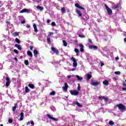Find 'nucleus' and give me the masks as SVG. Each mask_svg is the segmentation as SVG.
<instances>
[{
    "instance_id": "1",
    "label": "nucleus",
    "mask_w": 126,
    "mask_h": 126,
    "mask_svg": "<svg viewBox=\"0 0 126 126\" xmlns=\"http://www.w3.org/2000/svg\"><path fill=\"white\" fill-rule=\"evenodd\" d=\"M116 107H118L119 110H120L121 112H124V111L126 109V106L122 103L117 104Z\"/></svg>"
},
{
    "instance_id": "2",
    "label": "nucleus",
    "mask_w": 126,
    "mask_h": 126,
    "mask_svg": "<svg viewBox=\"0 0 126 126\" xmlns=\"http://www.w3.org/2000/svg\"><path fill=\"white\" fill-rule=\"evenodd\" d=\"M104 5L107 11V14H108V15H111V14H113V11L112 10V9L110 8L107 4H105Z\"/></svg>"
},
{
    "instance_id": "3",
    "label": "nucleus",
    "mask_w": 126,
    "mask_h": 126,
    "mask_svg": "<svg viewBox=\"0 0 126 126\" xmlns=\"http://www.w3.org/2000/svg\"><path fill=\"white\" fill-rule=\"evenodd\" d=\"M91 85H93V86H98V85H99V82L94 80H91Z\"/></svg>"
},
{
    "instance_id": "4",
    "label": "nucleus",
    "mask_w": 126,
    "mask_h": 126,
    "mask_svg": "<svg viewBox=\"0 0 126 126\" xmlns=\"http://www.w3.org/2000/svg\"><path fill=\"white\" fill-rule=\"evenodd\" d=\"M69 92L70 94H71L72 95H73L74 96H77L78 94H79V93L77 90H74V91L70 90L69 91Z\"/></svg>"
},
{
    "instance_id": "5",
    "label": "nucleus",
    "mask_w": 126,
    "mask_h": 126,
    "mask_svg": "<svg viewBox=\"0 0 126 126\" xmlns=\"http://www.w3.org/2000/svg\"><path fill=\"white\" fill-rule=\"evenodd\" d=\"M71 61L73 62V65L74 67H76L77 66V62L76 61V59L74 58V57H72L71 58Z\"/></svg>"
},
{
    "instance_id": "6",
    "label": "nucleus",
    "mask_w": 126,
    "mask_h": 126,
    "mask_svg": "<svg viewBox=\"0 0 126 126\" xmlns=\"http://www.w3.org/2000/svg\"><path fill=\"white\" fill-rule=\"evenodd\" d=\"M47 117L50 119V120H53V121H54V122H58L59 120L55 117H52L50 114H46Z\"/></svg>"
},
{
    "instance_id": "7",
    "label": "nucleus",
    "mask_w": 126,
    "mask_h": 126,
    "mask_svg": "<svg viewBox=\"0 0 126 126\" xmlns=\"http://www.w3.org/2000/svg\"><path fill=\"white\" fill-rule=\"evenodd\" d=\"M6 87H8V86H9V85L11 83L10 78H9V77H6Z\"/></svg>"
},
{
    "instance_id": "8",
    "label": "nucleus",
    "mask_w": 126,
    "mask_h": 126,
    "mask_svg": "<svg viewBox=\"0 0 126 126\" xmlns=\"http://www.w3.org/2000/svg\"><path fill=\"white\" fill-rule=\"evenodd\" d=\"M51 50L54 52L56 55H59V50L54 47H51Z\"/></svg>"
},
{
    "instance_id": "9",
    "label": "nucleus",
    "mask_w": 126,
    "mask_h": 126,
    "mask_svg": "<svg viewBox=\"0 0 126 126\" xmlns=\"http://www.w3.org/2000/svg\"><path fill=\"white\" fill-rule=\"evenodd\" d=\"M121 7V3H118L117 4L114 5L112 7L113 9H117V8H120Z\"/></svg>"
},
{
    "instance_id": "10",
    "label": "nucleus",
    "mask_w": 126,
    "mask_h": 126,
    "mask_svg": "<svg viewBox=\"0 0 126 126\" xmlns=\"http://www.w3.org/2000/svg\"><path fill=\"white\" fill-rule=\"evenodd\" d=\"M24 12H26L27 13H30V10H29V9L25 8L21 11V13H24Z\"/></svg>"
},
{
    "instance_id": "11",
    "label": "nucleus",
    "mask_w": 126,
    "mask_h": 126,
    "mask_svg": "<svg viewBox=\"0 0 126 126\" xmlns=\"http://www.w3.org/2000/svg\"><path fill=\"white\" fill-rule=\"evenodd\" d=\"M75 6L76 7H78V8H80V9H82L83 10H84L85 9L84 8H83V7L79 5V4H78V3H75Z\"/></svg>"
},
{
    "instance_id": "12",
    "label": "nucleus",
    "mask_w": 126,
    "mask_h": 126,
    "mask_svg": "<svg viewBox=\"0 0 126 126\" xmlns=\"http://www.w3.org/2000/svg\"><path fill=\"white\" fill-rule=\"evenodd\" d=\"M63 88L64 91H67V89L68 88V85H67V83H65L64 86L63 87Z\"/></svg>"
},
{
    "instance_id": "13",
    "label": "nucleus",
    "mask_w": 126,
    "mask_h": 126,
    "mask_svg": "<svg viewBox=\"0 0 126 126\" xmlns=\"http://www.w3.org/2000/svg\"><path fill=\"white\" fill-rule=\"evenodd\" d=\"M77 46H79V47H80L81 48L80 49V52H81L82 53H83V52H84V46H83V45L78 44Z\"/></svg>"
},
{
    "instance_id": "14",
    "label": "nucleus",
    "mask_w": 126,
    "mask_h": 126,
    "mask_svg": "<svg viewBox=\"0 0 126 126\" xmlns=\"http://www.w3.org/2000/svg\"><path fill=\"white\" fill-rule=\"evenodd\" d=\"M98 98L100 99V100H102V99H103L105 102L106 101H108L109 100V98H108L107 97H105L103 96H100L98 97Z\"/></svg>"
},
{
    "instance_id": "15",
    "label": "nucleus",
    "mask_w": 126,
    "mask_h": 126,
    "mask_svg": "<svg viewBox=\"0 0 126 126\" xmlns=\"http://www.w3.org/2000/svg\"><path fill=\"white\" fill-rule=\"evenodd\" d=\"M89 48L90 49H94V50L98 49V47H97V46H95V45H91V46H89Z\"/></svg>"
},
{
    "instance_id": "16",
    "label": "nucleus",
    "mask_w": 126,
    "mask_h": 126,
    "mask_svg": "<svg viewBox=\"0 0 126 126\" xmlns=\"http://www.w3.org/2000/svg\"><path fill=\"white\" fill-rule=\"evenodd\" d=\"M15 47H16V48H17V49H18V50H20V51H21V50H22V47H21V45L19 44H16L15 45Z\"/></svg>"
},
{
    "instance_id": "17",
    "label": "nucleus",
    "mask_w": 126,
    "mask_h": 126,
    "mask_svg": "<svg viewBox=\"0 0 126 126\" xmlns=\"http://www.w3.org/2000/svg\"><path fill=\"white\" fill-rule=\"evenodd\" d=\"M33 55L35 58H37L38 57V50H33Z\"/></svg>"
},
{
    "instance_id": "18",
    "label": "nucleus",
    "mask_w": 126,
    "mask_h": 126,
    "mask_svg": "<svg viewBox=\"0 0 126 126\" xmlns=\"http://www.w3.org/2000/svg\"><path fill=\"white\" fill-rule=\"evenodd\" d=\"M27 55L29 57H31V58H33V54H32V52L30 51H27Z\"/></svg>"
},
{
    "instance_id": "19",
    "label": "nucleus",
    "mask_w": 126,
    "mask_h": 126,
    "mask_svg": "<svg viewBox=\"0 0 126 126\" xmlns=\"http://www.w3.org/2000/svg\"><path fill=\"white\" fill-rule=\"evenodd\" d=\"M21 117L20 118V121H23V119H24V113L23 112H21L20 113Z\"/></svg>"
},
{
    "instance_id": "20",
    "label": "nucleus",
    "mask_w": 126,
    "mask_h": 126,
    "mask_svg": "<svg viewBox=\"0 0 126 126\" xmlns=\"http://www.w3.org/2000/svg\"><path fill=\"white\" fill-rule=\"evenodd\" d=\"M76 12L78 14L79 16L81 17L82 16V14L81 13V12L80 11L78 10V9H76Z\"/></svg>"
},
{
    "instance_id": "21",
    "label": "nucleus",
    "mask_w": 126,
    "mask_h": 126,
    "mask_svg": "<svg viewBox=\"0 0 126 126\" xmlns=\"http://www.w3.org/2000/svg\"><path fill=\"white\" fill-rule=\"evenodd\" d=\"M25 92L26 93H29V92H30V89H29L28 87H25Z\"/></svg>"
},
{
    "instance_id": "22",
    "label": "nucleus",
    "mask_w": 126,
    "mask_h": 126,
    "mask_svg": "<svg viewBox=\"0 0 126 126\" xmlns=\"http://www.w3.org/2000/svg\"><path fill=\"white\" fill-rule=\"evenodd\" d=\"M29 87L31 88V89H35V86L32 84H29Z\"/></svg>"
},
{
    "instance_id": "23",
    "label": "nucleus",
    "mask_w": 126,
    "mask_h": 126,
    "mask_svg": "<svg viewBox=\"0 0 126 126\" xmlns=\"http://www.w3.org/2000/svg\"><path fill=\"white\" fill-rule=\"evenodd\" d=\"M33 27L34 28V32L37 33V32H38V29H37V26H36V24H33Z\"/></svg>"
},
{
    "instance_id": "24",
    "label": "nucleus",
    "mask_w": 126,
    "mask_h": 126,
    "mask_svg": "<svg viewBox=\"0 0 126 126\" xmlns=\"http://www.w3.org/2000/svg\"><path fill=\"white\" fill-rule=\"evenodd\" d=\"M103 84L106 86H108V85H109V81L107 80H105L103 82Z\"/></svg>"
},
{
    "instance_id": "25",
    "label": "nucleus",
    "mask_w": 126,
    "mask_h": 126,
    "mask_svg": "<svg viewBox=\"0 0 126 126\" xmlns=\"http://www.w3.org/2000/svg\"><path fill=\"white\" fill-rule=\"evenodd\" d=\"M75 104L80 108H82V106H83L82 104H80V103H79L78 101H75Z\"/></svg>"
},
{
    "instance_id": "26",
    "label": "nucleus",
    "mask_w": 126,
    "mask_h": 126,
    "mask_svg": "<svg viewBox=\"0 0 126 126\" xmlns=\"http://www.w3.org/2000/svg\"><path fill=\"white\" fill-rule=\"evenodd\" d=\"M36 8H37V9H40L41 11L44 10V7L40 6V5H38Z\"/></svg>"
},
{
    "instance_id": "27",
    "label": "nucleus",
    "mask_w": 126,
    "mask_h": 126,
    "mask_svg": "<svg viewBox=\"0 0 126 126\" xmlns=\"http://www.w3.org/2000/svg\"><path fill=\"white\" fill-rule=\"evenodd\" d=\"M16 108H17V103H15L14 106L12 108V111L15 112V110H16Z\"/></svg>"
},
{
    "instance_id": "28",
    "label": "nucleus",
    "mask_w": 126,
    "mask_h": 126,
    "mask_svg": "<svg viewBox=\"0 0 126 126\" xmlns=\"http://www.w3.org/2000/svg\"><path fill=\"white\" fill-rule=\"evenodd\" d=\"M87 77L88 80H90V79H91V77H92V75L88 74H87Z\"/></svg>"
},
{
    "instance_id": "29",
    "label": "nucleus",
    "mask_w": 126,
    "mask_h": 126,
    "mask_svg": "<svg viewBox=\"0 0 126 126\" xmlns=\"http://www.w3.org/2000/svg\"><path fill=\"white\" fill-rule=\"evenodd\" d=\"M15 42L16 43H17V44H20V43H21V41L18 39V38H15Z\"/></svg>"
},
{
    "instance_id": "30",
    "label": "nucleus",
    "mask_w": 126,
    "mask_h": 126,
    "mask_svg": "<svg viewBox=\"0 0 126 126\" xmlns=\"http://www.w3.org/2000/svg\"><path fill=\"white\" fill-rule=\"evenodd\" d=\"M63 46H64V47H67V43L66 42V40H63Z\"/></svg>"
},
{
    "instance_id": "31",
    "label": "nucleus",
    "mask_w": 126,
    "mask_h": 126,
    "mask_svg": "<svg viewBox=\"0 0 126 126\" xmlns=\"http://www.w3.org/2000/svg\"><path fill=\"white\" fill-rule=\"evenodd\" d=\"M19 32H15L13 33V36H14V37H16L17 36H18V34H19Z\"/></svg>"
},
{
    "instance_id": "32",
    "label": "nucleus",
    "mask_w": 126,
    "mask_h": 126,
    "mask_svg": "<svg viewBox=\"0 0 126 126\" xmlns=\"http://www.w3.org/2000/svg\"><path fill=\"white\" fill-rule=\"evenodd\" d=\"M24 63L26 65H29V61L28 60H25Z\"/></svg>"
},
{
    "instance_id": "33",
    "label": "nucleus",
    "mask_w": 126,
    "mask_h": 126,
    "mask_svg": "<svg viewBox=\"0 0 126 126\" xmlns=\"http://www.w3.org/2000/svg\"><path fill=\"white\" fill-rule=\"evenodd\" d=\"M76 78H77L78 80H80V81H81L82 80V78L80 77L79 75H76Z\"/></svg>"
},
{
    "instance_id": "34",
    "label": "nucleus",
    "mask_w": 126,
    "mask_h": 126,
    "mask_svg": "<svg viewBox=\"0 0 126 126\" xmlns=\"http://www.w3.org/2000/svg\"><path fill=\"white\" fill-rule=\"evenodd\" d=\"M47 43L48 44H51V38H50V37H48L47 38Z\"/></svg>"
},
{
    "instance_id": "35",
    "label": "nucleus",
    "mask_w": 126,
    "mask_h": 126,
    "mask_svg": "<svg viewBox=\"0 0 126 126\" xmlns=\"http://www.w3.org/2000/svg\"><path fill=\"white\" fill-rule=\"evenodd\" d=\"M61 11H62V13H65V8L64 7H63L61 9Z\"/></svg>"
},
{
    "instance_id": "36",
    "label": "nucleus",
    "mask_w": 126,
    "mask_h": 126,
    "mask_svg": "<svg viewBox=\"0 0 126 126\" xmlns=\"http://www.w3.org/2000/svg\"><path fill=\"white\" fill-rule=\"evenodd\" d=\"M109 124L110 126H114V125H115V123H114L113 121H109Z\"/></svg>"
},
{
    "instance_id": "37",
    "label": "nucleus",
    "mask_w": 126,
    "mask_h": 126,
    "mask_svg": "<svg viewBox=\"0 0 126 126\" xmlns=\"http://www.w3.org/2000/svg\"><path fill=\"white\" fill-rule=\"evenodd\" d=\"M115 74H116L117 75H119L120 74H121V72L120 71H115L114 72Z\"/></svg>"
},
{
    "instance_id": "38",
    "label": "nucleus",
    "mask_w": 126,
    "mask_h": 126,
    "mask_svg": "<svg viewBox=\"0 0 126 126\" xmlns=\"http://www.w3.org/2000/svg\"><path fill=\"white\" fill-rule=\"evenodd\" d=\"M51 95H56V92L55 91H53L50 94Z\"/></svg>"
},
{
    "instance_id": "39",
    "label": "nucleus",
    "mask_w": 126,
    "mask_h": 126,
    "mask_svg": "<svg viewBox=\"0 0 126 126\" xmlns=\"http://www.w3.org/2000/svg\"><path fill=\"white\" fill-rule=\"evenodd\" d=\"M14 52L15 54H17V55H18V54H19L18 51L16 49L14 50Z\"/></svg>"
},
{
    "instance_id": "40",
    "label": "nucleus",
    "mask_w": 126,
    "mask_h": 126,
    "mask_svg": "<svg viewBox=\"0 0 126 126\" xmlns=\"http://www.w3.org/2000/svg\"><path fill=\"white\" fill-rule=\"evenodd\" d=\"M74 51H75V53H79V50H78V49H77V48H75Z\"/></svg>"
},
{
    "instance_id": "41",
    "label": "nucleus",
    "mask_w": 126,
    "mask_h": 126,
    "mask_svg": "<svg viewBox=\"0 0 126 126\" xmlns=\"http://www.w3.org/2000/svg\"><path fill=\"white\" fill-rule=\"evenodd\" d=\"M79 37H80V38H85V35L79 34Z\"/></svg>"
},
{
    "instance_id": "42",
    "label": "nucleus",
    "mask_w": 126,
    "mask_h": 126,
    "mask_svg": "<svg viewBox=\"0 0 126 126\" xmlns=\"http://www.w3.org/2000/svg\"><path fill=\"white\" fill-rule=\"evenodd\" d=\"M13 120H12V119H9L8 120V123L9 124H12V123H13Z\"/></svg>"
},
{
    "instance_id": "43",
    "label": "nucleus",
    "mask_w": 126,
    "mask_h": 126,
    "mask_svg": "<svg viewBox=\"0 0 126 126\" xmlns=\"http://www.w3.org/2000/svg\"><path fill=\"white\" fill-rule=\"evenodd\" d=\"M51 25H52V26H56V23H55V22H52L51 23Z\"/></svg>"
},
{
    "instance_id": "44",
    "label": "nucleus",
    "mask_w": 126,
    "mask_h": 126,
    "mask_svg": "<svg viewBox=\"0 0 126 126\" xmlns=\"http://www.w3.org/2000/svg\"><path fill=\"white\" fill-rule=\"evenodd\" d=\"M51 35H54V32H49L48 36H51Z\"/></svg>"
},
{
    "instance_id": "45",
    "label": "nucleus",
    "mask_w": 126,
    "mask_h": 126,
    "mask_svg": "<svg viewBox=\"0 0 126 126\" xmlns=\"http://www.w3.org/2000/svg\"><path fill=\"white\" fill-rule=\"evenodd\" d=\"M30 50H31L32 51H33V49L34 48L33 46H30Z\"/></svg>"
},
{
    "instance_id": "46",
    "label": "nucleus",
    "mask_w": 126,
    "mask_h": 126,
    "mask_svg": "<svg viewBox=\"0 0 126 126\" xmlns=\"http://www.w3.org/2000/svg\"><path fill=\"white\" fill-rule=\"evenodd\" d=\"M80 90V85L78 84V91H79Z\"/></svg>"
},
{
    "instance_id": "47",
    "label": "nucleus",
    "mask_w": 126,
    "mask_h": 126,
    "mask_svg": "<svg viewBox=\"0 0 126 126\" xmlns=\"http://www.w3.org/2000/svg\"><path fill=\"white\" fill-rule=\"evenodd\" d=\"M123 86L126 87V83L124 82L122 84Z\"/></svg>"
},
{
    "instance_id": "48",
    "label": "nucleus",
    "mask_w": 126,
    "mask_h": 126,
    "mask_svg": "<svg viewBox=\"0 0 126 126\" xmlns=\"http://www.w3.org/2000/svg\"><path fill=\"white\" fill-rule=\"evenodd\" d=\"M26 23V22H25V21H23L21 22V23L22 24H25Z\"/></svg>"
},
{
    "instance_id": "49",
    "label": "nucleus",
    "mask_w": 126,
    "mask_h": 126,
    "mask_svg": "<svg viewBox=\"0 0 126 126\" xmlns=\"http://www.w3.org/2000/svg\"><path fill=\"white\" fill-rule=\"evenodd\" d=\"M88 42H89V43H92V40H91V39H89Z\"/></svg>"
},
{
    "instance_id": "50",
    "label": "nucleus",
    "mask_w": 126,
    "mask_h": 126,
    "mask_svg": "<svg viewBox=\"0 0 126 126\" xmlns=\"http://www.w3.org/2000/svg\"><path fill=\"white\" fill-rule=\"evenodd\" d=\"M47 23H50L51 22V20L49 19H48L46 21Z\"/></svg>"
},
{
    "instance_id": "51",
    "label": "nucleus",
    "mask_w": 126,
    "mask_h": 126,
    "mask_svg": "<svg viewBox=\"0 0 126 126\" xmlns=\"http://www.w3.org/2000/svg\"><path fill=\"white\" fill-rule=\"evenodd\" d=\"M31 125H32V126H34V122L33 121H32L31 122Z\"/></svg>"
},
{
    "instance_id": "52",
    "label": "nucleus",
    "mask_w": 126,
    "mask_h": 126,
    "mask_svg": "<svg viewBox=\"0 0 126 126\" xmlns=\"http://www.w3.org/2000/svg\"><path fill=\"white\" fill-rule=\"evenodd\" d=\"M14 60L16 62H18V59H17V58H14Z\"/></svg>"
},
{
    "instance_id": "53",
    "label": "nucleus",
    "mask_w": 126,
    "mask_h": 126,
    "mask_svg": "<svg viewBox=\"0 0 126 126\" xmlns=\"http://www.w3.org/2000/svg\"><path fill=\"white\" fill-rule=\"evenodd\" d=\"M122 90H123L124 91H126V88H123Z\"/></svg>"
},
{
    "instance_id": "54",
    "label": "nucleus",
    "mask_w": 126,
    "mask_h": 126,
    "mask_svg": "<svg viewBox=\"0 0 126 126\" xmlns=\"http://www.w3.org/2000/svg\"><path fill=\"white\" fill-rule=\"evenodd\" d=\"M31 123L30 122H28L27 123V126H29V125H30Z\"/></svg>"
},
{
    "instance_id": "55",
    "label": "nucleus",
    "mask_w": 126,
    "mask_h": 126,
    "mask_svg": "<svg viewBox=\"0 0 126 126\" xmlns=\"http://www.w3.org/2000/svg\"><path fill=\"white\" fill-rule=\"evenodd\" d=\"M103 65H104V63H100V66H103Z\"/></svg>"
},
{
    "instance_id": "56",
    "label": "nucleus",
    "mask_w": 126,
    "mask_h": 126,
    "mask_svg": "<svg viewBox=\"0 0 126 126\" xmlns=\"http://www.w3.org/2000/svg\"><path fill=\"white\" fill-rule=\"evenodd\" d=\"M75 69H76L75 68H73L71 69V70H72V71H74V70H75Z\"/></svg>"
},
{
    "instance_id": "57",
    "label": "nucleus",
    "mask_w": 126,
    "mask_h": 126,
    "mask_svg": "<svg viewBox=\"0 0 126 126\" xmlns=\"http://www.w3.org/2000/svg\"><path fill=\"white\" fill-rule=\"evenodd\" d=\"M70 77H71V75H69L67 76L68 78H70Z\"/></svg>"
},
{
    "instance_id": "58",
    "label": "nucleus",
    "mask_w": 126,
    "mask_h": 126,
    "mask_svg": "<svg viewBox=\"0 0 126 126\" xmlns=\"http://www.w3.org/2000/svg\"><path fill=\"white\" fill-rule=\"evenodd\" d=\"M124 41L125 43H126V38H125L124 39Z\"/></svg>"
},
{
    "instance_id": "59",
    "label": "nucleus",
    "mask_w": 126,
    "mask_h": 126,
    "mask_svg": "<svg viewBox=\"0 0 126 126\" xmlns=\"http://www.w3.org/2000/svg\"><path fill=\"white\" fill-rule=\"evenodd\" d=\"M120 58H119V57H116V61H118V60H119Z\"/></svg>"
},
{
    "instance_id": "60",
    "label": "nucleus",
    "mask_w": 126,
    "mask_h": 126,
    "mask_svg": "<svg viewBox=\"0 0 126 126\" xmlns=\"http://www.w3.org/2000/svg\"><path fill=\"white\" fill-rule=\"evenodd\" d=\"M10 3L11 4H12V1H10Z\"/></svg>"
},
{
    "instance_id": "61",
    "label": "nucleus",
    "mask_w": 126,
    "mask_h": 126,
    "mask_svg": "<svg viewBox=\"0 0 126 126\" xmlns=\"http://www.w3.org/2000/svg\"><path fill=\"white\" fill-rule=\"evenodd\" d=\"M76 55H77V56H79V54L76 53Z\"/></svg>"
},
{
    "instance_id": "62",
    "label": "nucleus",
    "mask_w": 126,
    "mask_h": 126,
    "mask_svg": "<svg viewBox=\"0 0 126 126\" xmlns=\"http://www.w3.org/2000/svg\"><path fill=\"white\" fill-rule=\"evenodd\" d=\"M23 57L22 56H20V59H22Z\"/></svg>"
},
{
    "instance_id": "63",
    "label": "nucleus",
    "mask_w": 126,
    "mask_h": 126,
    "mask_svg": "<svg viewBox=\"0 0 126 126\" xmlns=\"http://www.w3.org/2000/svg\"><path fill=\"white\" fill-rule=\"evenodd\" d=\"M0 126H3V125L1 124V125H0Z\"/></svg>"
},
{
    "instance_id": "64",
    "label": "nucleus",
    "mask_w": 126,
    "mask_h": 126,
    "mask_svg": "<svg viewBox=\"0 0 126 126\" xmlns=\"http://www.w3.org/2000/svg\"><path fill=\"white\" fill-rule=\"evenodd\" d=\"M125 82L126 83V80H125Z\"/></svg>"
}]
</instances>
